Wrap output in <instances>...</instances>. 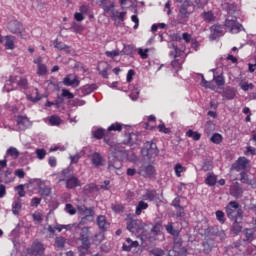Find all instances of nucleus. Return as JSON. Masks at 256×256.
<instances>
[{
    "instance_id": "obj_1",
    "label": "nucleus",
    "mask_w": 256,
    "mask_h": 256,
    "mask_svg": "<svg viewBox=\"0 0 256 256\" xmlns=\"http://www.w3.org/2000/svg\"><path fill=\"white\" fill-rule=\"evenodd\" d=\"M112 130H104V142L110 146L111 156L109 157L108 161V171L110 173H117L119 169L123 167V159L127 157V150L121 144H113L111 141V137L113 134L111 133Z\"/></svg>"
},
{
    "instance_id": "obj_2",
    "label": "nucleus",
    "mask_w": 256,
    "mask_h": 256,
    "mask_svg": "<svg viewBox=\"0 0 256 256\" xmlns=\"http://www.w3.org/2000/svg\"><path fill=\"white\" fill-rule=\"evenodd\" d=\"M195 13V4L191 0H184L178 10V19L183 23L189 21V17Z\"/></svg>"
},
{
    "instance_id": "obj_3",
    "label": "nucleus",
    "mask_w": 256,
    "mask_h": 256,
    "mask_svg": "<svg viewBox=\"0 0 256 256\" xmlns=\"http://www.w3.org/2000/svg\"><path fill=\"white\" fill-rule=\"evenodd\" d=\"M226 215L230 221H243V209L236 201H231L226 206Z\"/></svg>"
},
{
    "instance_id": "obj_4",
    "label": "nucleus",
    "mask_w": 256,
    "mask_h": 256,
    "mask_svg": "<svg viewBox=\"0 0 256 256\" xmlns=\"http://www.w3.org/2000/svg\"><path fill=\"white\" fill-rule=\"evenodd\" d=\"M146 224L141 220L130 219L127 222V229L133 235H143L145 233Z\"/></svg>"
},
{
    "instance_id": "obj_5",
    "label": "nucleus",
    "mask_w": 256,
    "mask_h": 256,
    "mask_svg": "<svg viewBox=\"0 0 256 256\" xmlns=\"http://www.w3.org/2000/svg\"><path fill=\"white\" fill-rule=\"evenodd\" d=\"M78 213L82 215L80 225H85L91 221H93V217L95 216V211L93 208H87L85 205H80L77 207Z\"/></svg>"
},
{
    "instance_id": "obj_6",
    "label": "nucleus",
    "mask_w": 256,
    "mask_h": 256,
    "mask_svg": "<svg viewBox=\"0 0 256 256\" xmlns=\"http://www.w3.org/2000/svg\"><path fill=\"white\" fill-rule=\"evenodd\" d=\"M224 27H226L227 31L234 34L243 31V25L237 22V18H226Z\"/></svg>"
},
{
    "instance_id": "obj_7",
    "label": "nucleus",
    "mask_w": 256,
    "mask_h": 256,
    "mask_svg": "<svg viewBox=\"0 0 256 256\" xmlns=\"http://www.w3.org/2000/svg\"><path fill=\"white\" fill-rule=\"evenodd\" d=\"M143 157H157L159 155V149H157V144L153 143V141H148L145 143V147L142 149Z\"/></svg>"
},
{
    "instance_id": "obj_8",
    "label": "nucleus",
    "mask_w": 256,
    "mask_h": 256,
    "mask_svg": "<svg viewBox=\"0 0 256 256\" xmlns=\"http://www.w3.org/2000/svg\"><path fill=\"white\" fill-rule=\"evenodd\" d=\"M247 167H249V159L246 157H239L236 162L232 164L231 171L243 173V171H247Z\"/></svg>"
},
{
    "instance_id": "obj_9",
    "label": "nucleus",
    "mask_w": 256,
    "mask_h": 256,
    "mask_svg": "<svg viewBox=\"0 0 256 256\" xmlns=\"http://www.w3.org/2000/svg\"><path fill=\"white\" fill-rule=\"evenodd\" d=\"M240 181L244 185H250L252 189H256V178L253 175H250L247 170L240 173Z\"/></svg>"
},
{
    "instance_id": "obj_10",
    "label": "nucleus",
    "mask_w": 256,
    "mask_h": 256,
    "mask_svg": "<svg viewBox=\"0 0 256 256\" xmlns=\"http://www.w3.org/2000/svg\"><path fill=\"white\" fill-rule=\"evenodd\" d=\"M38 193L41 197H49L52 193L51 186L47 185V183L43 180H37L36 182Z\"/></svg>"
},
{
    "instance_id": "obj_11",
    "label": "nucleus",
    "mask_w": 256,
    "mask_h": 256,
    "mask_svg": "<svg viewBox=\"0 0 256 256\" xmlns=\"http://www.w3.org/2000/svg\"><path fill=\"white\" fill-rule=\"evenodd\" d=\"M16 123H17L18 131H26V129H29V127L33 125L31 120H29L27 116H17Z\"/></svg>"
},
{
    "instance_id": "obj_12",
    "label": "nucleus",
    "mask_w": 256,
    "mask_h": 256,
    "mask_svg": "<svg viewBox=\"0 0 256 256\" xmlns=\"http://www.w3.org/2000/svg\"><path fill=\"white\" fill-rule=\"evenodd\" d=\"M79 83V78L73 74H69L63 79V85L66 87H79Z\"/></svg>"
},
{
    "instance_id": "obj_13",
    "label": "nucleus",
    "mask_w": 256,
    "mask_h": 256,
    "mask_svg": "<svg viewBox=\"0 0 256 256\" xmlns=\"http://www.w3.org/2000/svg\"><path fill=\"white\" fill-rule=\"evenodd\" d=\"M8 29L11 33H14V34L19 33V35H21L23 31V25H21L19 21L13 20L8 23Z\"/></svg>"
},
{
    "instance_id": "obj_14",
    "label": "nucleus",
    "mask_w": 256,
    "mask_h": 256,
    "mask_svg": "<svg viewBox=\"0 0 256 256\" xmlns=\"http://www.w3.org/2000/svg\"><path fill=\"white\" fill-rule=\"evenodd\" d=\"M91 163L94 167H103L105 159H103V156L99 152H95L91 156Z\"/></svg>"
},
{
    "instance_id": "obj_15",
    "label": "nucleus",
    "mask_w": 256,
    "mask_h": 256,
    "mask_svg": "<svg viewBox=\"0 0 256 256\" xmlns=\"http://www.w3.org/2000/svg\"><path fill=\"white\" fill-rule=\"evenodd\" d=\"M99 74L102 75L104 79H109V71H111V66L107 62H103L98 66Z\"/></svg>"
},
{
    "instance_id": "obj_16",
    "label": "nucleus",
    "mask_w": 256,
    "mask_h": 256,
    "mask_svg": "<svg viewBox=\"0 0 256 256\" xmlns=\"http://www.w3.org/2000/svg\"><path fill=\"white\" fill-rule=\"evenodd\" d=\"M43 251H45V248L43 247V244H41V242L35 241L32 244L31 255L33 256L43 255Z\"/></svg>"
},
{
    "instance_id": "obj_17",
    "label": "nucleus",
    "mask_w": 256,
    "mask_h": 256,
    "mask_svg": "<svg viewBox=\"0 0 256 256\" xmlns=\"http://www.w3.org/2000/svg\"><path fill=\"white\" fill-rule=\"evenodd\" d=\"M91 242H82V245L78 246L79 256L91 255Z\"/></svg>"
},
{
    "instance_id": "obj_18",
    "label": "nucleus",
    "mask_w": 256,
    "mask_h": 256,
    "mask_svg": "<svg viewBox=\"0 0 256 256\" xmlns=\"http://www.w3.org/2000/svg\"><path fill=\"white\" fill-rule=\"evenodd\" d=\"M66 189H76V187H81V182L75 176H72L65 180Z\"/></svg>"
},
{
    "instance_id": "obj_19",
    "label": "nucleus",
    "mask_w": 256,
    "mask_h": 256,
    "mask_svg": "<svg viewBox=\"0 0 256 256\" xmlns=\"http://www.w3.org/2000/svg\"><path fill=\"white\" fill-rule=\"evenodd\" d=\"M138 173L145 177H151L152 175H155V167H153V165L142 166Z\"/></svg>"
},
{
    "instance_id": "obj_20",
    "label": "nucleus",
    "mask_w": 256,
    "mask_h": 256,
    "mask_svg": "<svg viewBox=\"0 0 256 256\" xmlns=\"http://www.w3.org/2000/svg\"><path fill=\"white\" fill-rule=\"evenodd\" d=\"M5 49L13 50L15 49V36L7 35L3 38Z\"/></svg>"
},
{
    "instance_id": "obj_21",
    "label": "nucleus",
    "mask_w": 256,
    "mask_h": 256,
    "mask_svg": "<svg viewBox=\"0 0 256 256\" xmlns=\"http://www.w3.org/2000/svg\"><path fill=\"white\" fill-rule=\"evenodd\" d=\"M230 195H232V197H236V199L243 195V188L239 185L238 182L230 187Z\"/></svg>"
},
{
    "instance_id": "obj_22",
    "label": "nucleus",
    "mask_w": 256,
    "mask_h": 256,
    "mask_svg": "<svg viewBox=\"0 0 256 256\" xmlns=\"http://www.w3.org/2000/svg\"><path fill=\"white\" fill-rule=\"evenodd\" d=\"M232 222L231 231L234 235H239L243 231V220H232Z\"/></svg>"
},
{
    "instance_id": "obj_23",
    "label": "nucleus",
    "mask_w": 256,
    "mask_h": 256,
    "mask_svg": "<svg viewBox=\"0 0 256 256\" xmlns=\"http://www.w3.org/2000/svg\"><path fill=\"white\" fill-rule=\"evenodd\" d=\"M97 225L101 231L109 229V222H107V218L103 215L97 217Z\"/></svg>"
},
{
    "instance_id": "obj_24",
    "label": "nucleus",
    "mask_w": 256,
    "mask_h": 256,
    "mask_svg": "<svg viewBox=\"0 0 256 256\" xmlns=\"http://www.w3.org/2000/svg\"><path fill=\"white\" fill-rule=\"evenodd\" d=\"M144 201H157L159 199V194L155 190H146V193L143 195Z\"/></svg>"
},
{
    "instance_id": "obj_25",
    "label": "nucleus",
    "mask_w": 256,
    "mask_h": 256,
    "mask_svg": "<svg viewBox=\"0 0 256 256\" xmlns=\"http://www.w3.org/2000/svg\"><path fill=\"white\" fill-rule=\"evenodd\" d=\"M222 34H223V29L221 28V26L219 25L212 26L210 39H212V41H215V39H217V37H221Z\"/></svg>"
},
{
    "instance_id": "obj_26",
    "label": "nucleus",
    "mask_w": 256,
    "mask_h": 256,
    "mask_svg": "<svg viewBox=\"0 0 256 256\" xmlns=\"http://www.w3.org/2000/svg\"><path fill=\"white\" fill-rule=\"evenodd\" d=\"M165 229L169 235H172V237H179V235H181V230L175 229L173 222H169L167 225H165Z\"/></svg>"
},
{
    "instance_id": "obj_27",
    "label": "nucleus",
    "mask_w": 256,
    "mask_h": 256,
    "mask_svg": "<svg viewBox=\"0 0 256 256\" xmlns=\"http://www.w3.org/2000/svg\"><path fill=\"white\" fill-rule=\"evenodd\" d=\"M89 227H83L81 229L80 232V237L79 240L81 241V243H91V241H89Z\"/></svg>"
},
{
    "instance_id": "obj_28",
    "label": "nucleus",
    "mask_w": 256,
    "mask_h": 256,
    "mask_svg": "<svg viewBox=\"0 0 256 256\" xmlns=\"http://www.w3.org/2000/svg\"><path fill=\"white\" fill-rule=\"evenodd\" d=\"M235 88L233 87H226V89L223 91V97H225V99H228L229 101L235 99Z\"/></svg>"
},
{
    "instance_id": "obj_29",
    "label": "nucleus",
    "mask_w": 256,
    "mask_h": 256,
    "mask_svg": "<svg viewBox=\"0 0 256 256\" xmlns=\"http://www.w3.org/2000/svg\"><path fill=\"white\" fill-rule=\"evenodd\" d=\"M100 3L106 13H109V11L115 8V3L111 0H100Z\"/></svg>"
},
{
    "instance_id": "obj_30",
    "label": "nucleus",
    "mask_w": 256,
    "mask_h": 256,
    "mask_svg": "<svg viewBox=\"0 0 256 256\" xmlns=\"http://www.w3.org/2000/svg\"><path fill=\"white\" fill-rule=\"evenodd\" d=\"M201 17L204 21H206V23H211L215 21V15L211 11L203 12L201 14Z\"/></svg>"
},
{
    "instance_id": "obj_31",
    "label": "nucleus",
    "mask_w": 256,
    "mask_h": 256,
    "mask_svg": "<svg viewBox=\"0 0 256 256\" xmlns=\"http://www.w3.org/2000/svg\"><path fill=\"white\" fill-rule=\"evenodd\" d=\"M245 238L243 241H253L255 239V231L253 229H245L244 230Z\"/></svg>"
},
{
    "instance_id": "obj_32",
    "label": "nucleus",
    "mask_w": 256,
    "mask_h": 256,
    "mask_svg": "<svg viewBox=\"0 0 256 256\" xmlns=\"http://www.w3.org/2000/svg\"><path fill=\"white\" fill-rule=\"evenodd\" d=\"M149 208V204H147L144 201L138 202V205L136 206V215H141L142 211H145V209Z\"/></svg>"
},
{
    "instance_id": "obj_33",
    "label": "nucleus",
    "mask_w": 256,
    "mask_h": 256,
    "mask_svg": "<svg viewBox=\"0 0 256 256\" xmlns=\"http://www.w3.org/2000/svg\"><path fill=\"white\" fill-rule=\"evenodd\" d=\"M71 177H73V171H71L69 168H65L62 170V179L59 181H67V179H71Z\"/></svg>"
},
{
    "instance_id": "obj_34",
    "label": "nucleus",
    "mask_w": 256,
    "mask_h": 256,
    "mask_svg": "<svg viewBox=\"0 0 256 256\" xmlns=\"http://www.w3.org/2000/svg\"><path fill=\"white\" fill-rule=\"evenodd\" d=\"M222 7L225 9V11H227L228 15H233V13L237 11V7H235L233 4L224 3Z\"/></svg>"
},
{
    "instance_id": "obj_35",
    "label": "nucleus",
    "mask_w": 256,
    "mask_h": 256,
    "mask_svg": "<svg viewBox=\"0 0 256 256\" xmlns=\"http://www.w3.org/2000/svg\"><path fill=\"white\" fill-rule=\"evenodd\" d=\"M129 145H137L139 143V135L135 133L128 134Z\"/></svg>"
},
{
    "instance_id": "obj_36",
    "label": "nucleus",
    "mask_w": 256,
    "mask_h": 256,
    "mask_svg": "<svg viewBox=\"0 0 256 256\" xmlns=\"http://www.w3.org/2000/svg\"><path fill=\"white\" fill-rule=\"evenodd\" d=\"M239 87L242 89V91H249V89H253V83H248L247 81L245 80H241L239 82Z\"/></svg>"
},
{
    "instance_id": "obj_37",
    "label": "nucleus",
    "mask_w": 256,
    "mask_h": 256,
    "mask_svg": "<svg viewBox=\"0 0 256 256\" xmlns=\"http://www.w3.org/2000/svg\"><path fill=\"white\" fill-rule=\"evenodd\" d=\"M21 201L17 200L12 204V213L13 215H19L21 212Z\"/></svg>"
},
{
    "instance_id": "obj_38",
    "label": "nucleus",
    "mask_w": 256,
    "mask_h": 256,
    "mask_svg": "<svg viewBox=\"0 0 256 256\" xmlns=\"http://www.w3.org/2000/svg\"><path fill=\"white\" fill-rule=\"evenodd\" d=\"M65 243H67V239L64 237L59 236L55 238V245L58 249H63V247H65Z\"/></svg>"
},
{
    "instance_id": "obj_39",
    "label": "nucleus",
    "mask_w": 256,
    "mask_h": 256,
    "mask_svg": "<svg viewBox=\"0 0 256 256\" xmlns=\"http://www.w3.org/2000/svg\"><path fill=\"white\" fill-rule=\"evenodd\" d=\"M213 80L218 87H223V85H225V77H223V74H220L218 76L214 75Z\"/></svg>"
},
{
    "instance_id": "obj_40",
    "label": "nucleus",
    "mask_w": 256,
    "mask_h": 256,
    "mask_svg": "<svg viewBox=\"0 0 256 256\" xmlns=\"http://www.w3.org/2000/svg\"><path fill=\"white\" fill-rule=\"evenodd\" d=\"M187 137H190L194 141H199L201 139V134L199 132H195L193 130H188L186 132Z\"/></svg>"
},
{
    "instance_id": "obj_41",
    "label": "nucleus",
    "mask_w": 256,
    "mask_h": 256,
    "mask_svg": "<svg viewBox=\"0 0 256 256\" xmlns=\"http://www.w3.org/2000/svg\"><path fill=\"white\" fill-rule=\"evenodd\" d=\"M92 135L94 139H101L102 137H105V129L98 128L97 130L92 131Z\"/></svg>"
},
{
    "instance_id": "obj_42",
    "label": "nucleus",
    "mask_w": 256,
    "mask_h": 256,
    "mask_svg": "<svg viewBox=\"0 0 256 256\" xmlns=\"http://www.w3.org/2000/svg\"><path fill=\"white\" fill-rule=\"evenodd\" d=\"M210 141L212 143H215V145H219L221 144V142L223 141V136L219 133H215L212 135V137L210 138Z\"/></svg>"
},
{
    "instance_id": "obj_43",
    "label": "nucleus",
    "mask_w": 256,
    "mask_h": 256,
    "mask_svg": "<svg viewBox=\"0 0 256 256\" xmlns=\"http://www.w3.org/2000/svg\"><path fill=\"white\" fill-rule=\"evenodd\" d=\"M205 182H206V185L213 187L217 183V177L213 174H210L209 176H207Z\"/></svg>"
},
{
    "instance_id": "obj_44",
    "label": "nucleus",
    "mask_w": 256,
    "mask_h": 256,
    "mask_svg": "<svg viewBox=\"0 0 256 256\" xmlns=\"http://www.w3.org/2000/svg\"><path fill=\"white\" fill-rule=\"evenodd\" d=\"M7 155H10V157H13V159H17V157H19V150H17V148L15 147H10L7 151H6Z\"/></svg>"
},
{
    "instance_id": "obj_45",
    "label": "nucleus",
    "mask_w": 256,
    "mask_h": 256,
    "mask_svg": "<svg viewBox=\"0 0 256 256\" xmlns=\"http://www.w3.org/2000/svg\"><path fill=\"white\" fill-rule=\"evenodd\" d=\"M61 118L59 117V116H55V115H53V116H51L50 118H49V123H50V125H52V126H56V127H58V125L61 123Z\"/></svg>"
},
{
    "instance_id": "obj_46",
    "label": "nucleus",
    "mask_w": 256,
    "mask_h": 256,
    "mask_svg": "<svg viewBox=\"0 0 256 256\" xmlns=\"http://www.w3.org/2000/svg\"><path fill=\"white\" fill-rule=\"evenodd\" d=\"M111 208L114 213H123L125 211V206L122 204H112Z\"/></svg>"
},
{
    "instance_id": "obj_47",
    "label": "nucleus",
    "mask_w": 256,
    "mask_h": 256,
    "mask_svg": "<svg viewBox=\"0 0 256 256\" xmlns=\"http://www.w3.org/2000/svg\"><path fill=\"white\" fill-rule=\"evenodd\" d=\"M47 156V151L45 149H36V157L40 161H43L45 157Z\"/></svg>"
},
{
    "instance_id": "obj_48",
    "label": "nucleus",
    "mask_w": 256,
    "mask_h": 256,
    "mask_svg": "<svg viewBox=\"0 0 256 256\" xmlns=\"http://www.w3.org/2000/svg\"><path fill=\"white\" fill-rule=\"evenodd\" d=\"M63 103H65V98H63L62 94H58L56 100L54 101V106L56 107V109H59V107H61Z\"/></svg>"
},
{
    "instance_id": "obj_49",
    "label": "nucleus",
    "mask_w": 256,
    "mask_h": 256,
    "mask_svg": "<svg viewBox=\"0 0 256 256\" xmlns=\"http://www.w3.org/2000/svg\"><path fill=\"white\" fill-rule=\"evenodd\" d=\"M174 171L176 173V177H181V173H183V171H185V167H183V165H181V163H177L174 166Z\"/></svg>"
},
{
    "instance_id": "obj_50",
    "label": "nucleus",
    "mask_w": 256,
    "mask_h": 256,
    "mask_svg": "<svg viewBox=\"0 0 256 256\" xmlns=\"http://www.w3.org/2000/svg\"><path fill=\"white\" fill-rule=\"evenodd\" d=\"M37 75H39L40 77L43 75H47V66L45 64H39Z\"/></svg>"
},
{
    "instance_id": "obj_51",
    "label": "nucleus",
    "mask_w": 256,
    "mask_h": 256,
    "mask_svg": "<svg viewBox=\"0 0 256 256\" xmlns=\"http://www.w3.org/2000/svg\"><path fill=\"white\" fill-rule=\"evenodd\" d=\"M54 47H55V49H59V51L69 49V46H67L65 43L59 42L57 40H55V42H54Z\"/></svg>"
},
{
    "instance_id": "obj_52",
    "label": "nucleus",
    "mask_w": 256,
    "mask_h": 256,
    "mask_svg": "<svg viewBox=\"0 0 256 256\" xmlns=\"http://www.w3.org/2000/svg\"><path fill=\"white\" fill-rule=\"evenodd\" d=\"M13 173V170L7 169L4 173V183L13 182V178L9 177Z\"/></svg>"
},
{
    "instance_id": "obj_53",
    "label": "nucleus",
    "mask_w": 256,
    "mask_h": 256,
    "mask_svg": "<svg viewBox=\"0 0 256 256\" xmlns=\"http://www.w3.org/2000/svg\"><path fill=\"white\" fill-rule=\"evenodd\" d=\"M62 97L65 99H73L75 97V95L73 93H71V91H69L68 89L63 88L62 89Z\"/></svg>"
},
{
    "instance_id": "obj_54",
    "label": "nucleus",
    "mask_w": 256,
    "mask_h": 256,
    "mask_svg": "<svg viewBox=\"0 0 256 256\" xmlns=\"http://www.w3.org/2000/svg\"><path fill=\"white\" fill-rule=\"evenodd\" d=\"M208 1L207 0H195L194 5L198 9H204L207 5Z\"/></svg>"
},
{
    "instance_id": "obj_55",
    "label": "nucleus",
    "mask_w": 256,
    "mask_h": 256,
    "mask_svg": "<svg viewBox=\"0 0 256 256\" xmlns=\"http://www.w3.org/2000/svg\"><path fill=\"white\" fill-rule=\"evenodd\" d=\"M32 219L35 223H42L43 222V215L39 212H35L32 214Z\"/></svg>"
},
{
    "instance_id": "obj_56",
    "label": "nucleus",
    "mask_w": 256,
    "mask_h": 256,
    "mask_svg": "<svg viewBox=\"0 0 256 256\" xmlns=\"http://www.w3.org/2000/svg\"><path fill=\"white\" fill-rule=\"evenodd\" d=\"M216 218L218 219L219 223H225V213L221 210L216 211Z\"/></svg>"
},
{
    "instance_id": "obj_57",
    "label": "nucleus",
    "mask_w": 256,
    "mask_h": 256,
    "mask_svg": "<svg viewBox=\"0 0 256 256\" xmlns=\"http://www.w3.org/2000/svg\"><path fill=\"white\" fill-rule=\"evenodd\" d=\"M121 129H123V125L120 123H114L108 127V131H121Z\"/></svg>"
},
{
    "instance_id": "obj_58",
    "label": "nucleus",
    "mask_w": 256,
    "mask_h": 256,
    "mask_svg": "<svg viewBox=\"0 0 256 256\" xmlns=\"http://www.w3.org/2000/svg\"><path fill=\"white\" fill-rule=\"evenodd\" d=\"M65 211L69 215H75V213H77V210L71 204H66Z\"/></svg>"
},
{
    "instance_id": "obj_59",
    "label": "nucleus",
    "mask_w": 256,
    "mask_h": 256,
    "mask_svg": "<svg viewBox=\"0 0 256 256\" xmlns=\"http://www.w3.org/2000/svg\"><path fill=\"white\" fill-rule=\"evenodd\" d=\"M138 55H140L141 59H147V57H149V55L147 53H149V49H145L143 50L142 48H138Z\"/></svg>"
},
{
    "instance_id": "obj_60",
    "label": "nucleus",
    "mask_w": 256,
    "mask_h": 256,
    "mask_svg": "<svg viewBox=\"0 0 256 256\" xmlns=\"http://www.w3.org/2000/svg\"><path fill=\"white\" fill-rule=\"evenodd\" d=\"M18 86L22 89H27L29 87V82H27V79L25 78H20L18 81Z\"/></svg>"
},
{
    "instance_id": "obj_61",
    "label": "nucleus",
    "mask_w": 256,
    "mask_h": 256,
    "mask_svg": "<svg viewBox=\"0 0 256 256\" xmlns=\"http://www.w3.org/2000/svg\"><path fill=\"white\" fill-rule=\"evenodd\" d=\"M105 55L110 57V59H115V57H119V50L106 51Z\"/></svg>"
},
{
    "instance_id": "obj_62",
    "label": "nucleus",
    "mask_w": 256,
    "mask_h": 256,
    "mask_svg": "<svg viewBox=\"0 0 256 256\" xmlns=\"http://www.w3.org/2000/svg\"><path fill=\"white\" fill-rule=\"evenodd\" d=\"M172 207H175L176 209H181V198L177 196L171 203Z\"/></svg>"
},
{
    "instance_id": "obj_63",
    "label": "nucleus",
    "mask_w": 256,
    "mask_h": 256,
    "mask_svg": "<svg viewBox=\"0 0 256 256\" xmlns=\"http://www.w3.org/2000/svg\"><path fill=\"white\" fill-rule=\"evenodd\" d=\"M16 190L18 191L19 197H25V186L23 184L18 185Z\"/></svg>"
},
{
    "instance_id": "obj_64",
    "label": "nucleus",
    "mask_w": 256,
    "mask_h": 256,
    "mask_svg": "<svg viewBox=\"0 0 256 256\" xmlns=\"http://www.w3.org/2000/svg\"><path fill=\"white\" fill-rule=\"evenodd\" d=\"M30 205L31 207H39L41 205V198H32Z\"/></svg>"
}]
</instances>
